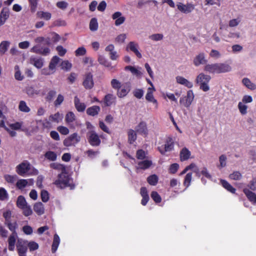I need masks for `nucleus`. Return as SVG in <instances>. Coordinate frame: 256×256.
Wrapping results in <instances>:
<instances>
[{"label": "nucleus", "instance_id": "1", "mask_svg": "<svg viewBox=\"0 0 256 256\" xmlns=\"http://www.w3.org/2000/svg\"><path fill=\"white\" fill-rule=\"evenodd\" d=\"M54 184L60 188L69 187L70 190H72L74 188L72 179L64 172L58 174V179L55 180Z\"/></svg>", "mask_w": 256, "mask_h": 256}, {"label": "nucleus", "instance_id": "2", "mask_svg": "<svg viewBox=\"0 0 256 256\" xmlns=\"http://www.w3.org/2000/svg\"><path fill=\"white\" fill-rule=\"evenodd\" d=\"M211 80L210 75L206 74L204 73H200L196 78V82L199 86L200 88L204 92L210 90L208 83Z\"/></svg>", "mask_w": 256, "mask_h": 256}, {"label": "nucleus", "instance_id": "3", "mask_svg": "<svg viewBox=\"0 0 256 256\" xmlns=\"http://www.w3.org/2000/svg\"><path fill=\"white\" fill-rule=\"evenodd\" d=\"M194 95L192 90H188L186 96L180 98V103L186 108H188L194 100Z\"/></svg>", "mask_w": 256, "mask_h": 256}, {"label": "nucleus", "instance_id": "4", "mask_svg": "<svg viewBox=\"0 0 256 256\" xmlns=\"http://www.w3.org/2000/svg\"><path fill=\"white\" fill-rule=\"evenodd\" d=\"M80 140V136L76 132L70 134L64 140V145L66 146H75Z\"/></svg>", "mask_w": 256, "mask_h": 256}, {"label": "nucleus", "instance_id": "5", "mask_svg": "<svg viewBox=\"0 0 256 256\" xmlns=\"http://www.w3.org/2000/svg\"><path fill=\"white\" fill-rule=\"evenodd\" d=\"M82 85L86 90H90L94 87L93 75L91 72H87L84 76Z\"/></svg>", "mask_w": 256, "mask_h": 256}, {"label": "nucleus", "instance_id": "6", "mask_svg": "<svg viewBox=\"0 0 256 256\" xmlns=\"http://www.w3.org/2000/svg\"><path fill=\"white\" fill-rule=\"evenodd\" d=\"M88 139L89 143L92 146H98L100 144V140L94 131H91L88 133Z\"/></svg>", "mask_w": 256, "mask_h": 256}, {"label": "nucleus", "instance_id": "7", "mask_svg": "<svg viewBox=\"0 0 256 256\" xmlns=\"http://www.w3.org/2000/svg\"><path fill=\"white\" fill-rule=\"evenodd\" d=\"M174 144L173 138L170 136L168 137L165 141L164 150H161V154H166L167 152L172 151L174 148Z\"/></svg>", "mask_w": 256, "mask_h": 256}, {"label": "nucleus", "instance_id": "8", "mask_svg": "<svg viewBox=\"0 0 256 256\" xmlns=\"http://www.w3.org/2000/svg\"><path fill=\"white\" fill-rule=\"evenodd\" d=\"M16 168L17 173L19 175L22 176L30 170V164L29 162L24 161L18 164Z\"/></svg>", "mask_w": 256, "mask_h": 256}, {"label": "nucleus", "instance_id": "9", "mask_svg": "<svg viewBox=\"0 0 256 256\" xmlns=\"http://www.w3.org/2000/svg\"><path fill=\"white\" fill-rule=\"evenodd\" d=\"M16 248L19 256H26L28 248L27 244L24 240L22 239H18L16 244Z\"/></svg>", "mask_w": 256, "mask_h": 256}, {"label": "nucleus", "instance_id": "10", "mask_svg": "<svg viewBox=\"0 0 256 256\" xmlns=\"http://www.w3.org/2000/svg\"><path fill=\"white\" fill-rule=\"evenodd\" d=\"M65 121L70 128H74V124L78 125L76 118L72 112H69L66 114Z\"/></svg>", "mask_w": 256, "mask_h": 256}, {"label": "nucleus", "instance_id": "11", "mask_svg": "<svg viewBox=\"0 0 256 256\" xmlns=\"http://www.w3.org/2000/svg\"><path fill=\"white\" fill-rule=\"evenodd\" d=\"M130 90V83L128 82L123 83L121 88L117 90V95L119 98H124L128 94Z\"/></svg>", "mask_w": 256, "mask_h": 256}, {"label": "nucleus", "instance_id": "12", "mask_svg": "<svg viewBox=\"0 0 256 256\" xmlns=\"http://www.w3.org/2000/svg\"><path fill=\"white\" fill-rule=\"evenodd\" d=\"M178 9L184 14H188L192 12L194 8V6L188 3L184 4L182 2H178L177 4Z\"/></svg>", "mask_w": 256, "mask_h": 256}, {"label": "nucleus", "instance_id": "13", "mask_svg": "<svg viewBox=\"0 0 256 256\" xmlns=\"http://www.w3.org/2000/svg\"><path fill=\"white\" fill-rule=\"evenodd\" d=\"M30 52L44 56L48 55L50 52L48 47H42L40 44H36L30 49Z\"/></svg>", "mask_w": 256, "mask_h": 256}, {"label": "nucleus", "instance_id": "14", "mask_svg": "<svg viewBox=\"0 0 256 256\" xmlns=\"http://www.w3.org/2000/svg\"><path fill=\"white\" fill-rule=\"evenodd\" d=\"M105 51L108 52L110 58L112 60H116L119 57V55L115 50L114 46L112 44H110L106 46Z\"/></svg>", "mask_w": 256, "mask_h": 256}, {"label": "nucleus", "instance_id": "15", "mask_svg": "<svg viewBox=\"0 0 256 256\" xmlns=\"http://www.w3.org/2000/svg\"><path fill=\"white\" fill-rule=\"evenodd\" d=\"M30 62L36 68H40L44 65V60L38 56H32L30 58Z\"/></svg>", "mask_w": 256, "mask_h": 256}, {"label": "nucleus", "instance_id": "16", "mask_svg": "<svg viewBox=\"0 0 256 256\" xmlns=\"http://www.w3.org/2000/svg\"><path fill=\"white\" fill-rule=\"evenodd\" d=\"M193 62L194 65L196 66L200 64H206L207 60L205 59L204 53L202 52L197 55L194 58Z\"/></svg>", "mask_w": 256, "mask_h": 256}, {"label": "nucleus", "instance_id": "17", "mask_svg": "<svg viewBox=\"0 0 256 256\" xmlns=\"http://www.w3.org/2000/svg\"><path fill=\"white\" fill-rule=\"evenodd\" d=\"M18 238V234L16 232L12 233L8 238V250L10 251H13L14 249L16 242Z\"/></svg>", "mask_w": 256, "mask_h": 256}, {"label": "nucleus", "instance_id": "18", "mask_svg": "<svg viewBox=\"0 0 256 256\" xmlns=\"http://www.w3.org/2000/svg\"><path fill=\"white\" fill-rule=\"evenodd\" d=\"M232 70V68L226 63H218V74L226 73Z\"/></svg>", "mask_w": 256, "mask_h": 256}, {"label": "nucleus", "instance_id": "19", "mask_svg": "<svg viewBox=\"0 0 256 256\" xmlns=\"http://www.w3.org/2000/svg\"><path fill=\"white\" fill-rule=\"evenodd\" d=\"M204 70L210 74H218V63L206 64Z\"/></svg>", "mask_w": 256, "mask_h": 256}, {"label": "nucleus", "instance_id": "20", "mask_svg": "<svg viewBox=\"0 0 256 256\" xmlns=\"http://www.w3.org/2000/svg\"><path fill=\"white\" fill-rule=\"evenodd\" d=\"M152 164V162L150 160H145L138 164L137 169L145 170L149 168Z\"/></svg>", "mask_w": 256, "mask_h": 256}, {"label": "nucleus", "instance_id": "21", "mask_svg": "<svg viewBox=\"0 0 256 256\" xmlns=\"http://www.w3.org/2000/svg\"><path fill=\"white\" fill-rule=\"evenodd\" d=\"M176 82L180 84L184 85L188 88H190L193 87V84L184 78L182 76H177L176 77Z\"/></svg>", "mask_w": 256, "mask_h": 256}, {"label": "nucleus", "instance_id": "22", "mask_svg": "<svg viewBox=\"0 0 256 256\" xmlns=\"http://www.w3.org/2000/svg\"><path fill=\"white\" fill-rule=\"evenodd\" d=\"M112 18L114 20H116L115 24L116 26L122 24L125 20V18L122 16V13L119 12H114L112 14Z\"/></svg>", "mask_w": 256, "mask_h": 256}, {"label": "nucleus", "instance_id": "23", "mask_svg": "<svg viewBox=\"0 0 256 256\" xmlns=\"http://www.w3.org/2000/svg\"><path fill=\"white\" fill-rule=\"evenodd\" d=\"M138 44L134 42H130L128 45V48L131 51L134 52L138 58H141L142 56L141 54L138 50Z\"/></svg>", "mask_w": 256, "mask_h": 256}, {"label": "nucleus", "instance_id": "24", "mask_svg": "<svg viewBox=\"0 0 256 256\" xmlns=\"http://www.w3.org/2000/svg\"><path fill=\"white\" fill-rule=\"evenodd\" d=\"M191 155L190 152L186 148H182L180 151V158L182 162L187 160Z\"/></svg>", "mask_w": 256, "mask_h": 256}, {"label": "nucleus", "instance_id": "25", "mask_svg": "<svg viewBox=\"0 0 256 256\" xmlns=\"http://www.w3.org/2000/svg\"><path fill=\"white\" fill-rule=\"evenodd\" d=\"M140 194L142 198L141 201V204L143 206H146L149 200V196L148 194V190L145 187H142L140 188Z\"/></svg>", "mask_w": 256, "mask_h": 256}, {"label": "nucleus", "instance_id": "26", "mask_svg": "<svg viewBox=\"0 0 256 256\" xmlns=\"http://www.w3.org/2000/svg\"><path fill=\"white\" fill-rule=\"evenodd\" d=\"M74 106L76 110L79 112H84L86 108V105L84 102H81L77 96L74 98Z\"/></svg>", "mask_w": 256, "mask_h": 256}, {"label": "nucleus", "instance_id": "27", "mask_svg": "<svg viewBox=\"0 0 256 256\" xmlns=\"http://www.w3.org/2000/svg\"><path fill=\"white\" fill-rule=\"evenodd\" d=\"M98 60L100 64L109 68L110 70L114 68V66H112L110 62L102 56H98Z\"/></svg>", "mask_w": 256, "mask_h": 256}, {"label": "nucleus", "instance_id": "28", "mask_svg": "<svg viewBox=\"0 0 256 256\" xmlns=\"http://www.w3.org/2000/svg\"><path fill=\"white\" fill-rule=\"evenodd\" d=\"M136 131L138 134L145 136L147 134V128L146 124L144 122H140L136 127Z\"/></svg>", "mask_w": 256, "mask_h": 256}, {"label": "nucleus", "instance_id": "29", "mask_svg": "<svg viewBox=\"0 0 256 256\" xmlns=\"http://www.w3.org/2000/svg\"><path fill=\"white\" fill-rule=\"evenodd\" d=\"M116 96L112 94H108L105 96L104 98V103L106 106H110L115 102Z\"/></svg>", "mask_w": 256, "mask_h": 256}, {"label": "nucleus", "instance_id": "30", "mask_svg": "<svg viewBox=\"0 0 256 256\" xmlns=\"http://www.w3.org/2000/svg\"><path fill=\"white\" fill-rule=\"evenodd\" d=\"M100 107L98 106H94L88 108L86 110V114L91 116H95L98 114L100 111Z\"/></svg>", "mask_w": 256, "mask_h": 256}, {"label": "nucleus", "instance_id": "31", "mask_svg": "<svg viewBox=\"0 0 256 256\" xmlns=\"http://www.w3.org/2000/svg\"><path fill=\"white\" fill-rule=\"evenodd\" d=\"M220 183L222 186L232 194H235L236 190L230 183L224 180H221Z\"/></svg>", "mask_w": 256, "mask_h": 256}, {"label": "nucleus", "instance_id": "32", "mask_svg": "<svg viewBox=\"0 0 256 256\" xmlns=\"http://www.w3.org/2000/svg\"><path fill=\"white\" fill-rule=\"evenodd\" d=\"M128 142L130 144H133L136 140V132L132 129L128 130Z\"/></svg>", "mask_w": 256, "mask_h": 256}, {"label": "nucleus", "instance_id": "33", "mask_svg": "<svg viewBox=\"0 0 256 256\" xmlns=\"http://www.w3.org/2000/svg\"><path fill=\"white\" fill-rule=\"evenodd\" d=\"M34 211L38 215H42L44 214V204L40 202L36 203L34 206Z\"/></svg>", "mask_w": 256, "mask_h": 256}, {"label": "nucleus", "instance_id": "34", "mask_svg": "<svg viewBox=\"0 0 256 256\" xmlns=\"http://www.w3.org/2000/svg\"><path fill=\"white\" fill-rule=\"evenodd\" d=\"M60 60V58L58 56H53L49 64V68L52 70H53V72H55L56 66L59 62Z\"/></svg>", "mask_w": 256, "mask_h": 256}, {"label": "nucleus", "instance_id": "35", "mask_svg": "<svg viewBox=\"0 0 256 256\" xmlns=\"http://www.w3.org/2000/svg\"><path fill=\"white\" fill-rule=\"evenodd\" d=\"M243 192L246 194L247 198L248 199V200L250 202H254V200H255L256 197V194L254 192L250 190L248 188H244L243 190Z\"/></svg>", "mask_w": 256, "mask_h": 256}, {"label": "nucleus", "instance_id": "36", "mask_svg": "<svg viewBox=\"0 0 256 256\" xmlns=\"http://www.w3.org/2000/svg\"><path fill=\"white\" fill-rule=\"evenodd\" d=\"M154 91V88L152 86V88H149L148 90L147 94L146 96V98L148 101L152 102L154 103H156V100L153 97V92Z\"/></svg>", "mask_w": 256, "mask_h": 256}, {"label": "nucleus", "instance_id": "37", "mask_svg": "<svg viewBox=\"0 0 256 256\" xmlns=\"http://www.w3.org/2000/svg\"><path fill=\"white\" fill-rule=\"evenodd\" d=\"M4 224L7 226L10 232H12V233L16 232V230L18 226L16 221L12 222V220H10L6 223H4Z\"/></svg>", "mask_w": 256, "mask_h": 256}, {"label": "nucleus", "instance_id": "38", "mask_svg": "<svg viewBox=\"0 0 256 256\" xmlns=\"http://www.w3.org/2000/svg\"><path fill=\"white\" fill-rule=\"evenodd\" d=\"M60 239L57 234H55L54 237V240L52 244V251L53 253L55 252L59 246Z\"/></svg>", "mask_w": 256, "mask_h": 256}, {"label": "nucleus", "instance_id": "39", "mask_svg": "<svg viewBox=\"0 0 256 256\" xmlns=\"http://www.w3.org/2000/svg\"><path fill=\"white\" fill-rule=\"evenodd\" d=\"M27 205L26 201L24 196H18L16 201L17 206L22 209Z\"/></svg>", "mask_w": 256, "mask_h": 256}, {"label": "nucleus", "instance_id": "40", "mask_svg": "<svg viewBox=\"0 0 256 256\" xmlns=\"http://www.w3.org/2000/svg\"><path fill=\"white\" fill-rule=\"evenodd\" d=\"M242 82L244 85L251 90H254L256 89V85L254 84L248 78H243Z\"/></svg>", "mask_w": 256, "mask_h": 256}, {"label": "nucleus", "instance_id": "41", "mask_svg": "<svg viewBox=\"0 0 256 256\" xmlns=\"http://www.w3.org/2000/svg\"><path fill=\"white\" fill-rule=\"evenodd\" d=\"M37 16L40 18H43L46 20H48L51 18L52 14L49 12L40 11L36 13Z\"/></svg>", "mask_w": 256, "mask_h": 256}, {"label": "nucleus", "instance_id": "42", "mask_svg": "<svg viewBox=\"0 0 256 256\" xmlns=\"http://www.w3.org/2000/svg\"><path fill=\"white\" fill-rule=\"evenodd\" d=\"M18 109L20 111L26 113L29 112L30 110V108L27 106L26 102L24 100L20 102Z\"/></svg>", "mask_w": 256, "mask_h": 256}, {"label": "nucleus", "instance_id": "43", "mask_svg": "<svg viewBox=\"0 0 256 256\" xmlns=\"http://www.w3.org/2000/svg\"><path fill=\"white\" fill-rule=\"evenodd\" d=\"M62 118V115L59 112H56L54 114L50 115L49 117V120L52 122L56 123L59 122Z\"/></svg>", "mask_w": 256, "mask_h": 256}, {"label": "nucleus", "instance_id": "44", "mask_svg": "<svg viewBox=\"0 0 256 256\" xmlns=\"http://www.w3.org/2000/svg\"><path fill=\"white\" fill-rule=\"evenodd\" d=\"M10 42L7 40H4L1 42L0 44V52L4 54L10 46Z\"/></svg>", "mask_w": 256, "mask_h": 256}, {"label": "nucleus", "instance_id": "45", "mask_svg": "<svg viewBox=\"0 0 256 256\" xmlns=\"http://www.w3.org/2000/svg\"><path fill=\"white\" fill-rule=\"evenodd\" d=\"M44 157L50 161H55L57 158V155L54 152L48 151L45 153Z\"/></svg>", "mask_w": 256, "mask_h": 256}, {"label": "nucleus", "instance_id": "46", "mask_svg": "<svg viewBox=\"0 0 256 256\" xmlns=\"http://www.w3.org/2000/svg\"><path fill=\"white\" fill-rule=\"evenodd\" d=\"M158 180V177L156 174H152L148 177L147 182L151 186L156 184Z\"/></svg>", "mask_w": 256, "mask_h": 256}, {"label": "nucleus", "instance_id": "47", "mask_svg": "<svg viewBox=\"0 0 256 256\" xmlns=\"http://www.w3.org/2000/svg\"><path fill=\"white\" fill-rule=\"evenodd\" d=\"M112 87L116 90H118L121 88L122 84L116 78L112 79L110 82Z\"/></svg>", "mask_w": 256, "mask_h": 256}, {"label": "nucleus", "instance_id": "48", "mask_svg": "<svg viewBox=\"0 0 256 256\" xmlns=\"http://www.w3.org/2000/svg\"><path fill=\"white\" fill-rule=\"evenodd\" d=\"M4 180L8 183L14 184L18 179L16 175L5 174Z\"/></svg>", "mask_w": 256, "mask_h": 256}, {"label": "nucleus", "instance_id": "49", "mask_svg": "<svg viewBox=\"0 0 256 256\" xmlns=\"http://www.w3.org/2000/svg\"><path fill=\"white\" fill-rule=\"evenodd\" d=\"M98 28V23L96 18H92L90 22V29L92 31H96Z\"/></svg>", "mask_w": 256, "mask_h": 256}, {"label": "nucleus", "instance_id": "50", "mask_svg": "<svg viewBox=\"0 0 256 256\" xmlns=\"http://www.w3.org/2000/svg\"><path fill=\"white\" fill-rule=\"evenodd\" d=\"M126 68V70H130L132 74L137 76H140L142 74V72L139 70L141 69V68H136L132 66H127Z\"/></svg>", "mask_w": 256, "mask_h": 256}, {"label": "nucleus", "instance_id": "51", "mask_svg": "<svg viewBox=\"0 0 256 256\" xmlns=\"http://www.w3.org/2000/svg\"><path fill=\"white\" fill-rule=\"evenodd\" d=\"M14 78L16 80H22L24 78V76L21 74V72L18 66H14Z\"/></svg>", "mask_w": 256, "mask_h": 256}, {"label": "nucleus", "instance_id": "52", "mask_svg": "<svg viewBox=\"0 0 256 256\" xmlns=\"http://www.w3.org/2000/svg\"><path fill=\"white\" fill-rule=\"evenodd\" d=\"M8 198V194L6 190L2 188H0V200H6Z\"/></svg>", "mask_w": 256, "mask_h": 256}, {"label": "nucleus", "instance_id": "53", "mask_svg": "<svg viewBox=\"0 0 256 256\" xmlns=\"http://www.w3.org/2000/svg\"><path fill=\"white\" fill-rule=\"evenodd\" d=\"M50 167L55 170H61L62 172L65 170L64 166L62 164L58 163H52L50 164Z\"/></svg>", "mask_w": 256, "mask_h": 256}, {"label": "nucleus", "instance_id": "54", "mask_svg": "<svg viewBox=\"0 0 256 256\" xmlns=\"http://www.w3.org/2000/svg\"><path fill=\"white\" fill-rule=\"evenodd\" d=\"M192 172L188 173L184 178V184L186 188H188L190 185V182L192 180Z\"/></svg>", "mask_w": 256, "mask_h": 256}, {"label": "nucleus", "instance_id": "55", "mask_svg": "<svg viewBox=\"0 0 256 256\" xmlns=\"http://www.w3.org/2000/svg\"><path fill=\"white\" fill-rule=\"evenodd\" d=\"M238 108L242 114L244 115L247 113L248 106L243 104L242 102H239Z\"/></svg>", "mask_w": 256, "mask_h": 256}, {"label": "nucleus", "instance_id": "56", "mask_svg": "<svg viewBox=\"0 0 256 256\" xmlns=\"http://www.w3.org/2000/svg\"><path fill=\"white\" fill-rule=\"evenodd\" d=\"M10 16L9 10L8 8H3L0 12V17L6 20Z\"/></svg>", "mask_w": 256, "mask_h": 256}, {"label": "nucleus", "instance_id": "57", "mask_svg": "<svg viewBox=\"0 0 256 256\" xmlns=\"http://www.w3.org/2000/svg\"><path fill=\"white\" fill-rule=\"evenodd\" d=\"M27 186V181H26V180L24 179H21L18 180L16 184V187L20 190H22L24 188H25Z\"/></svg>", "mask_w": 256, "mask_h": 256}, {"label": "nucleus", "instance_id": "58", "mask_svg": "<svg viewBox=\"0 0 256 256\" xmlns=\"http://www.w3.org/2000/svg\"><path fill=\"white\" fill-rule=\"evenodd\" d=\"M242 176V174L238 171L234 172L229 176L230 178L233 180H240L241 179Z\"/></svg>", "mask_w": 256, "mask_h": 256}, {"label": "nucleus", "instance_id": "59", "mask_svg": "<svg viewBox=\"0 0 256 256\" xmlns=\"http://www.w3.org/2000/svg\"><path fill=\"white\" fill-rule=\"evenodd\" d=\"M40 196L42 201L44 202H47L49 200V194L46 190H42Z\"/></svg>", "mask_w": 256, "mask_h": 256}, {"label": "nucleus", "instance_id": "60", "mask_svg": "<svg viewBox=\"0 0 256 256\" xmlns=\"http://www.w3.org/2000/svg\"><path fill=\"white\" fill-rule=\"evenodd\" d=\"M22 209L23 210V214L25 216H30L32 213V210L30 206L28 205L26 206Z\"/></svg>", "mask_w": 256, "mask_h": 256}, {"label": "nucleus", "instance_id": "61", "mask_svg": "<svg viewBox=\"0 0 256 256\" xmlns=\"http://www.w3.org/2000/svg\"><path fill=\"white\" fill-rule=\"evenodd\" d=\"M86 49L83 47L78 48L75 51V54L76 56H84L86 54Z\"/></svg>", "mask_w": 256, "mask_h": 256}, {"label": "nucleus", "instance_id": "62", "mask_svg": "<svg viewBox=\"0 0 256 256\" xmlns=\"http://www.w3.org/2000/svg\"><path fill=\"white\" fill-rule=\"evenodd\" d=\"M61 66L62 69L68 70L72 68V64L68 60H64L62 62Z\"/></svg>", "mask_w": 256, "mask_h": 256}, {"label": "nucleus", "instance_id": "63", "mask_svg": "<svg viewBox=\"0 0 256 256\" xmlns=\"http://www.w3.org/2000/svg\"><path fill=\"white\" fill-rule=\"evenodd\" d=\"M126 38V34H120L116 37L115 42L118 44H122L124 42Z\"/></svg>", "mask_w": 256, "mask_h": 256}, {"label": "nucleus", "instance_id": "64", "mask_svg": "<svg viewBox=\"0 0 256 256\" xmlns=\"http://www.w3.org/2000/svg\"><path fill=\"white\" fill-rule=\"evenodd\" d=\"M146 153L142 150H139L137 151L136 156L138 160H144L146 158Z\"/></svg>", "mask_w": 256, "mask_h": 256}]
</instances>
